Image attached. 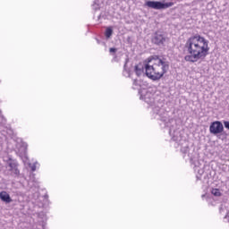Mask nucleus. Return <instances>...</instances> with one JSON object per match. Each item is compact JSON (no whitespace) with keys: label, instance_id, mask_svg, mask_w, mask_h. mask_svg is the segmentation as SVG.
Masks as SVG:
<instances>
[{"label":"nucleus","instance_id":"nucleus-1","mask_svg":"<svg viewBox=\"0 0 229 229\" xmlns=\"http://www.w3.org/2000/svg\"><path fill=\"white\" fill-rule=\"evenodd\" d=\"M184 49L188 55L184 56L185 62L196 64L198 60L207 58L210 47H208V40L200 35L191 37L184 45Z\"/></svg>","mask_w":229,"mask_h":229},{"label":"nucleus","instance_id":"nucleus-2","mask_svg":"<svg viewBox=\"0 0 229 229\" xmlns=\"http://www.w3.org/2000/svg\"><path fill=\"white\" fill-rule=\"evenodd\" d=\"M145 64V74L152 81H158L169 71V61L158 55H152Z\"/></svg>","mask_w":229,"mask_h":229},{"label":"nucleus","instance_id":"nucleus-3","mask_svg":"<svg viewBox=\"0 0 229 229\" xmlns=\"http://www.w3.org/2000/svg\"><path fill=\"white\" fill-rule=\"evenodd\" d=\"M145 5L148 6V8H152V10H165L167 8H171V6H174V3H162L158 1L148 0L145 3Z\"/></svg>","mask_w":229,"mask_h":229},{"label":"nucleus","instance_id":"nucleus-4","mask_svg":"<svg viewBox=\"0 0 229 229\" xmlns=\"http://www.w3.org/2000/svg\"><path fill=\"white\" fill-rule=\"evenodd\" d=\"M151 42L155 46H165L167 42V37L164 35V32L157 31L152 35Z\"/></svg>","mask_w":229,"mask_h":229},{"label":"nucleus","instance_id":"nucleus-5","mask_svg":"<svg viewBox=\"0 0 229 229\" xmlns=\"http://www.w3.org/2000/svg\"><path fill=\"white\" fill-rule=\"evenodd\" d=\"M154 114H157V115H159L160 121H163L165 123V126H169V123H171V119H169V114L165 112L163 108L160 107H155L154 108Z\"/></svg>","mask_w":229,"mask_h":229},{"label":"nucleus","instance_id":"nucleus-6","mask_svg":"<svg viewBox=\"0 0 229 229\" xmlns=\"http://www.w3.org/2000/svg\"><path fill=\"white\" fill-rule=\"evenodd\" d=\"M224 131L225 127L223 126V123L220 121L213 122L209 126V132L212 135H219V133H223Z\"/></svg>","mask_w":229,"mask_h":229},{"label":"nucleus","instance_id":"nucleus-7","mask_svg":"<svg viewBox=\"0 0 229 229\" xmlns=\"http://www.w3.org/2000/svg\"><path fill=\"white\" fill-rule=\"evenodd\" d=\"M7 165L9 167V171H11V173H13V174H14L15 176H19V174H21V172L19 171V164L17 163V161L13 160V159H9L7 161Z\"/></svg>","mask_w":229,"mask_h":229},{"label":"nucleus","instance_id":"nucleus-8","mask_svg":"<svg viewBox=\"0 0 229 229\" xmlns=\"http://www.w3.org/2000/svg\"><path fill=\"white\" fill-rule=\"evenodd\" d=\"M0 199L4 201V203H12V197L5 191L0 192Z\"/></svg>","mask_w":229,"mask_h":229},{"label":"nucleus","instance_id":"nucleus-9","mask_svg":"<svg viewBox=\"0 0 229 229\" xmlns=\"http://www.w3.org/2000/svg\"><path fill=\"white\" fill-rule=\"evenodd\" d=\"M144 69H146V66L142 64L135 65L134 71L137 76H142L144 74Z\"/></svg>","mask_w":229,"mask_h":229},{"label":"nucleus","instance_id":"nucleus-10","mask_svg":"<svg viewBox=\"0 0 229 229\" xmlns=\"http://www.w3.org/2000/svg\"><path fill=\"white\" fill-rule=\"evenodd\" d=\"M144 101H145V103H148L149 105L151 103H154L155 98H153V95L151 93L147 92L144 95Z\"/></svg>","mask_w":229,"mask_h":229},{"label":"nucleus","instance_id":"nucleus-11","mask_svg":"<svg viewBox=\"0 0 229 229\" xmlns=\"http://www.w3.org/2000/svg\"><path fill=\"white\" fill-rule=\"evenodd\" d=\"M211 194H213V196H216V198H219V196H221V190L216 188L212 189Z\"/></svg>","mask_w":229,"mask_h":229},{"label":"nucleus","instance_id":"nucleus-12","mask_svg":"<svg viewBox=\"0 0 229 229\" xmlns=\"http://www.w3.org/2000/svg\"><path fill=\"white\" fill-rule=\"evenodd\" d=\"M113 33H114V30L111 29V27L107 28L106 30V38H110L112 37Z\"/></svg>","mask_w":229,"mask_h":229},{"label":"nucleus","instance_id":"nucleus-13","mask_svg":"<svg viewBox=\"0 0 229 229\" xmlns=\"http://www.w3.org/2000/svg\"><path fill=\"white\" fill-rule=\"evenodd\" d=\"M110 53H117V48L111 47L109 48Z\"/></svg>","mask_w":229,"mask_h":229},{"label":"nucleus","instance_id":"nucleus-14","mask_svg":"<svg viewBox=\"0 0 229 229\" xmlns=\"http://www.w3.org/2000/svg\"><path fill=\"white\" fill-rule=\"evenodd\" d=\"M224 126H225V128H226L227 130H229V122H228V121L224 122Z\"/></svg>","mask_w":229,"mask_h":229},{"label":"nucleus","instance_id":"nucleus-15","mask_svg":"<svg viewBox=\"0 0 229 229\" xmlns=\"http://www.w3.org/2000/svg\"><path fill=\"white\" fill-rule=\"evenodd\" d=\"M30 168H31V171H33V172H35V171H37V165H32L31 166H30Z\"/></svg>","mask_w":229,"mask_h":229},{"label":"nucleus","instance_id":"nucleus-16","mask_svg":"<svg viewBox=\"0 0 229 229\" xmlns=\"http://www.w3.org/2000/svg\"><path fill=\"white\" fill-rule=\"evenodd\" d=\"M126 64H128V59H126V61H125V64H124V69L126 68Z\"/></svg>","mask_w":229,"mask_h":229}]
</instances>
